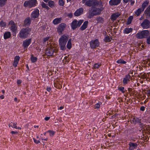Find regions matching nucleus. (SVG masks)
Listing matches in <instances>:
<instances>
[{"instance_id": "1", "label": "nucleus", "mask_w": 150, "mask_h": 150, "mask_svg": "<svg viewBox=\"0 0 150 150\" xmlns=\"http://www.w3.org/2000/svg\"><path fill=\"white\" fill-rule=\"evenodd\" d=\"M68 39V37L65 35H62L59 40V45L60 49L64 50L66 49V45Z\"/></svg>"}, {"instance_id": "2", "label": "nucleus", "mask_w": 150, "mask_h": 150, "mask_svg": "<svg viewBox=\"0 0 150 150\" xmlns=\"http://www.w3.org/2000/svg\"><path fill=\"white\" fill-rule=\"evenodd\" d=\"M31 31V29L28 27L25 28H23L20 30L19 34V37L21 38H27L30 32Z\"/></svg>"}, {"instance_id": "3", "label": "nucleus", "mask_w": 150, "mask_h": 150, "mask_svg": "<svg viewBox=\"0 0 150 150\" xmlns=\"http://www.w3.org/2000/svg\"><path fill=\"white\" fill-rule=\"evenodd\" d=\"M149 35V33L148 30H143L137 33L136 36L138 39H142L147 38Z\"/></svg>"}, {"instance_id": "4", "label": "nucleus", "mask_w": 150, "mask_h": 150, "mask_svg": "<svg viewBox=\"0 0 150 150\" xmlns=\"http://www.w3.org/2000/svg\"><path fill=\"white\" fill-rule=\"evenodd\" d=\"M100 2L101 3L100 1H99L96 0H89L86 2L85 5L89 7L92 6L94 7V6H98Z\"/></svg>"}, {"instance_id": "5", "label": "nucleus", "mask_w": 150, "mask_h": 150, "mask_svg": "<svg viewBox=\"0 0 150 150\" xmlns=\"http://www.w3.org/2000/svg\"><path fill=\"white\" fill-rule=\"evenodd\" d=\"M83 20H80L78 22L76 20H74L71 24V26L73 30H75L76 28L79 27L83 23Z\"/></svg>"}, {"instance_id": "6", "label": "nucleus", "mask_w": 150, "mask_h": 150, "mask_svg": "<svg viewBox=\"0 0 150 150\" xmlns=\"http://www.w3.org/2000/svg\"><path fill=\"white\" fill-rule=\"evenodd\" d=\"M37 2L36 0H29L27 1H25L23 5L25 7L28 6L29 8H31L34 6L36 4Z\"/></svg>"}, {"instance_id": "7", "label": "nucleus", "mask_w": 150, "mask_h": 150, "mask_svg": "<svg viewBox=\"0 0 150 150\" xmlns=\"http://www.w3.org/2000/svg\"><path fill=\"white\" fill-rule=\"evenodd\" d=\"M91 10L93 13L96 14V15H100L101 13V12L102 11L103 8L102 7H101L100 8H95L92 7L90 8Z\"/></svg>"}, {"instance_id": "8", "label": "nucleus", "mask_w": 150, "mask_h": 150, "mask_svg": "<svg viewBox=\"0 0 150 150\" xmlns=\"http://www.w3.org/2000/svg\"><path fill=\"white\" fill-rule=\"evenodd\" d=\"M140 25L143 29H148L150 28V21L148 19H145Z\"/></svg>"}, {"instance_id": "9", "label": "nucleus", "mask_w": 150, "mask_h": 150, "mask_svg": "<svg viewBox=\"0 0 150 150\" xmlns=\"http://www.w3.org/2000/svg\"><path fill=\"white\" fill-rule=\"evenodd\" d=\"M66 25L64 23L60 24L57 28V32L59 35L62 34V32L65 29Z\"/></svg>"}, {"instance_id": "10", "label": "nucleus", "mask_w": 150, "mask_h": 150, "mask_svg": "<svg viewBox=\"0 0 150 150\" xmlns=\"http://www.w3.org/2000/svg\"><path fill=\"white\" fill-rule=\"evenodd\" d=\"M99 45V42L97 39L92 40L90 42V47L92 48H94L96 47H98Z\"/></svg>"}, {"instance_id": "11", "label": "nucleus", "mask_w": 150, "mask_h": 150, "mask_svg": "<svg viewBox=\"0 0 150 150\" xmlns=\"http://www.w3.org/2000/svg\"><path fill=\"white\" fill-rule=\"evenodd\" d=\"M54 51V49L51 47H49L46 49L45 53L46 55L49 56H52Z\"/></svg>"}, {"instance_id": "12", "label": "nucleus", "mask_w": 150, "mask_h": 150, "mask_svg": "<svg viewBox=\"0 0 150 150\" xmlns=\"http://www.w3.org/2000/svg\"><path fill=\"white\" fill-rule=\"evenodd\" d=\"M39 11L38 9L35 10L31 14V18H36L39 16Z\"/></svg>"}, {"instance_id": "13", "label": "nucleus", "mask_w": 150, "mask_h": 150, "mask_svg": "<svg viewBox=\"0 0 150 150\" xmlns=\"http://www.w3.org/2000/svg\"><path fill=\"white\" fill-rule=\"evenodd\" d=\"M31 42V39H29L23 41V46L24 48H27L30 45Z\"/></svg>"}, {"instance_id": "14", "label": "nucleus", "mask_w": 150, "mask_h": 150, "mask_svg": "<svg viewBox=\"0 0 150 150\" xmlns=\"http://www.w3.org/2000/svg\"><path fill=\"white\" fill-rule=\"evenodd\" d=\"M121 0H110L109 3L111 6H115L120 3Z\"/></svg>"}, {"instance_id": "15", "label": "nucleus", "mask_w": 150, "mask_h": 150, "mask_svg": "<svg viewBox=\"0 0 150 150\" xmlns=\"http://www.w3.org/2000/svg\"><path fill=\"white\" fill-rule=\"evenodd\" d=\"M31 23V20L29 17H27L24 21L23 25L24 26H29Z\"/></svg>"}, {"instance_id": "16", "label": "nucleus", "mask_w": 150, "mask_h": 150, "mask_svg": "<svg viewBox=\"0 0 150 150\" xmlns=\"http://www.w3.org/2000/svg\"><path fill=\"white\" fill-rule=\"evenodd\" d=\"M83 9L82 8H80L77 9L74 13V15L75 16H78L82 14L83 12Z\"/></svg>"}, {"instance_id": "17", "label": "nucleus", "mask_w": 150, "mask_h": 150, "mask_svg": "<svg viewBox=\"0 0 150 150\" xmlns=\"http://www.w3.org/2000/svg\"><path fill=\"white\" fill-rule=\"evenodd\" d=\"M120 15V14L118 12L114 13L111 16V19L112 21H114L119 17Z\"/></svg>"}, {"instance_id": "18", "label": "nucleus", "mask_w": 150, "mask_h": 150, "mask_svg": "<svg viewBox=\"0 0 150 150\" xmlns=\"http://www.w3.org/2000/svg\"><path fill=\"white\" fill-rule=\"evenodd\" d=\"M88 24V21H85L83 23L82 25L80 27V29L81 30H83L87 28Z\"/></svg>"}, {"instance_id": "19", "label": "nucleus", "mask_w": 150, "mask_h": 150, "mask_svg": "<svg viewBox=\"0 0 150 150\" xmlns=\"http://www.w3.org/2000/svg\"><path fill=\"white\" fill-rule=\"evenodd\" d=\"M131 77L129 75H127L125 77L123 78V82L124 84H126L127 83V81H129V79Z\"/></svg>"}, {"instance_id": "20", "label": "nucleus", "mask_w": 150, "mask_h": 150, "mask_svg": "<svg viewBox=\"0 0 150 150\" xmlns=\"http://www.w3.org/2000/svg\"><path fill=\"white\" fill-rule=\"evenodd\" d=\"M17 124V123H12V122H11L10 123H9L8 126L9 127H11L12 128H14L16 129H21V127H17V126L16 125Z\"/></svg>"}, {"instance_id": "21", "label": "nucleus", "mask_w": 150, "mask_h": 150, "mask_svg": "<svg viewBox=\"0 0 150 150\" xmlns=\"http://www.w3.org/2000/svg\"><path fill=\"white\" fill-rule=\"evenodd\" d=\"M129 149L132 150L135 148H136L137 146V144L136 143H134L132 142H130L129 144Z\"/></svg>"}, {"instance_id": "22", "label": "nucleus", "mask_w": 150, "mask_h": 150, "mask_svg": "<svg viewBox=\"0 0 150 150\" xmlns=\"http://www.w3.org/2000/svg\"><path fill=\"white\" fill-rule=\"evenodd\" d=\"M11 35V34L10 32H6L4 35V38L5 39L8 38L10 37Z\"/></svg>"}, {"instance_id": "23", "label": "nucleus", "mask_w": 150, "mask_h": 150, "mask_svg": "<svg viewBox=\"0 0 150 150\" xmlns=\"http://www.w3.org/2000/svg\"><path fill=\"white\" fill-rule=\"evenodd\" d=\"M133 29L131 28H126L124 30V33L125 34H128L132 31Z\"/></svg>"}, {"instance_id": "24", "label": "nucleus", "mask_w": 150, "mask_h": 150, "mask_svg": "<svg viewBox=\"0 0 150 150\" xmlns=\"http://www.w3.org/2000/svg\"><path fill=\"white\" fill-rule=\"evenodd\" d=\"M141 120V119H139L138 118H134L132 120V121L133 122V123L134 124H136L137 123H140Z\"/></svg>"}, {"instance_id": "25", "label": "nucleus", "mask_w": 150, "mask_h": 150, "mask_svg": "<svg viewBox=\"0 0 150 150\" xmlns=\"http://www.w3.org/2000/svg\"><path fill=\"white\" fill-rule=\"evenodd\" d=\"M149 3V1H145L144 3L142 4V11H144L145 7Z\"/></svg>"}, {"instance_id": "26", "label": "nucleus", "mask_w": 150, "mask_h": 150, "mask_svg": "<svg viewBox=\"0 0 150 150\" xmlns=\"http://www.w3.org/2000/svg\"><path fill=\"white\" fill-rule=\"evenodd\" d=\"M61 20V18H57L55 19L53 21V23L54 24H58L60 22Z\"/></svg>"}, {"instance_id": "27", "label": "nucleus", "mask_w": 150, "mask_h": 150, "mask_svg": "<svg viewBox=\"0 0 150 150\" xmlns=\"http://www.w3.org/2000/svg\"><path fill=\"white\" fill-rule=\"evenodd\" d=\"M96 19L97 21L98 22H100V23H103L104 21L103 18L100 16L97 17Z\"/></svg>"}, {"instance_id": "28", "label": "nucleus", "mask_w": 150, "mask_h": 150, "mask_svg": "<svg viewBox=\"0 0 150 150\" xmlns=\"http://www.w3.org/2000/svg\"><path fill=\"white\" fill-rule=\"evenodd\" d=\"M95 16H96V14L94 13L93 12H92V11H89V13H88V18H91Z\"/></svg>"}, {"instance_id": "29", "label": "nucleus", "mask_w": 150, "mask_h": 150, "mask_svg": "<svg viewBox=\"0 0 150 150\" xmlns=\"http://www.w3.org/2000/svg\"><path fill=\"white\" fill-rule=\"evenodd\" d=\"M133 19V16H130L128 18L127 20V24H130L132 21V19Z\"/></svg>"}, {"instance_id": "30", "label": "nucleus", "mask_w": 150, "mask_h": 150, "mask_svg": "<svg viewBox=\"0 0 150 150\" xmlns=\"http://www.w3.org/2000/svg\"><path fill=\"white\" fill-rule=\"evenodd\" d=\"M71 39H70L68 40L67 44V47L68 49H70L71 47Z\"/></svg>"}, {"instance_id": "31", "label": "nucleus", "mask_w": 150, "mask_h": 150, "mask_svg": "<svg viewBox=\"0 0 150 150\" xmlns=\"http://www.w3.org/2000/svg\"><path fill=\"white\" fill-rule=\"evenodd\" d=\"M143 11H142V9L141 8H139L135 12L136 15L138 16H139L141 14V12Z\"/></svg>"}, {"instance_id": "32", "label": "nucleus", "mask_w": 150, "mask_h": 150, "mask_svg": "<svg viewBox=\"0 0 150 150\" xmlns=\"http://www.w3.org/2000/svg\"><path fill=\"white\" fill-rule=\"evenodd\" d=\"M111 39L112 38L111 37H110L109 36H106L105 37L104 39V40L106 42H109L111 41Z\"/></svg>"}, {"instance_id": "33", "label": "nucleus", "mask_w": 150, "mask_h": 150, "mask_svg": "<svg viewBox=\"0 0 150 150\" xmlns=\"http://www.w3.org/2000/svg\"><path fill=\"white\" fill-rule=\"evenodd\" d=\"M48 4L49 6L51 8H52L54 6V3L53 1H49L48 2Z\"/></svg>"}, {"instance_id": "34", "label": "nucleus", "mask_w": 150, "mask_h": 150, "mask_svg": "<svg viewBox=\"0 0 150 150\" xmlns=\"http://www.w3.org/2000/svg\"><path fill=\"white\" fill-rule=\"evenodd\" d=\"M7 0H0V6H4L6 3Z\"/></svg>"}, {"instance_id": "35", "label": "nucleus", "mask_w": 150, "mask_h": 150, "mask_svg": "<svg viewBox=\"0 0 150 150\" xmlns=\"http://www.w3.org/2000/svg\"><path fill=\"white\" fill-rule=\"evenodd\" d=\"M41 6L42 8H45L47 10H48L49 9V8L47 4H46L43 2L42 3Z\"/></svg>"}, {"instance_id": "36", "label": "nucleus", "mask_w": 150, "mask_h": 150, "mask_svg": "<svg viewBox=\"0 0 150 150\" xmlns=\"http://www.w3.org/2000/svg\"><path fill=\"white\" fill-rule=\"evenodd\" d=\"M116 62L118 64H125L126 63V62L125 61H124L122 59H120L118 60H117Z\"/></svg>"}, {"instance_id": "37", "label": "nucleus", "mask_w": 150, "mask_h": 150, "mask_svg": "<svg viewBox=\"0 0 150 150\" xmlns=\"http://www.w3.org/2000/svg\"><path fill=\"white\" fill-rule=\"evenodd\" d=\"M37 59V58L35 57H33V55H32L31 57V61L33 62H35L36 61Z\"/></svg>"}, {"instance_id": "38", "label": "nucleus", "mask_w": 150, "mask_h": 150, "mask_svg": "<svg viewBox=\"0 0 150 150\" xmlns=\"http://www.w3.org/2000/svg\"><path fill=\"white\" fill-rule=\"evenodd\" d=\"M11 30L13 32H14L16 30V27L15 25H11Z\"/></svg>"}, {"instance_id": "39", "label": "nucleus", "mask_w": 150, "mask_h": 150, "mask_svg": "<svg viewBox=\"0 0 150 150\" xmlns=\"http://www.w3.org/2000/svg\"><path fill=\"white\" fill-rule=\"evenodd\" d=\"M0 25L1 26L4 27L6 26V23L3 21H1L0 22Z\"/></svg>"}, {"instance_id": "40", "label": "nucleus", "mask_w": 150, "mask_h": 150, "mask_svg": "<svg viewBox=\"0 0 150 150\" xmlns=\"http://www.w3.org/2000/svg\"><path fill=\"white\" fill-rule=\"evenodd\" d=\"M144 12L146 16H148V17H150V10L149 11H145Z\"/></svg>"}, {"instance_id": "41", "label": "nucleus", "mask_w": 150, "mask_h": 150, "mask_svg": "<svg viewBox=\"0 0 150 150\" xmlns=\"http://www.w3.org/2000/svg\"><path fill=\"white\" fill-rule=\"evenodd\" d=\"M64 3L63 0H59V4L61 6H63L64 4Z\"/></svg>"}, {"instance_id": "42", "label": "nucleus", "mask_w": 150, "mask_h": 150, "mask_svg": "<svg viewBox=\"0 0 150 150\" xmlns=\"http://www.w3.org/2000/svg\"><path fill=\"white\" fill-rule=\"evenodd\" d=\"M118 90L121 91L122 93H124L125 91L124 90V88L123 87H120L118 88Z\"/></svg>"}, {"instance_id": "43", "label": "nucleus", "mask_w": 150, "mask_h": 150, "mask_svg": "<svg viewBox=\"0 0 150 150\" xmlns=\"http://www.w3.org/2000/svg\"><path fill=\"white\" fill-rule=\"evenodd\" d=\"M47 132H49L50 133V136H53L54 134V132L53 131L48 130Z\"/></svg>"}, {"instance_id": "44", "label": "nucleus", "mask_w": 150, "mask_h": 150, "mask_svg": "<svg viewBox=\"0 0 150 150\" xmlns=\"http://www.w3.org/2000/svg\"><path fill=\"white\" fill-rule=\"evenodd\" d=\"M20 58V57L19 56H16L15 58L14 61H16L18 62Z\"/></svg>"}, {"instance_id": "45", "label": "nucleus", "mask_w": 150, "mask_h": 150, "mask_svg": "<svg viewBox=\"0 0 150 150\" xmlns=\"http://www.w3.org/2000/svg\"><path fill=\"white\" fill-rule=\"evenodd\" d=\"M100 66V65L98 64H96L94 65V67L95 69H97Z\"/></svg>"}, {"instance_id": "46", "label": "nucleus", "mask_w": 150, "mask_h": 150, "mask_svg": "<svg viewBox=\"0 0 150 150\" xmlns=\"http://www.w3.org/2000/svg\"><path fill=\"white\" fill-rule=\"evenodd\" d=\"M147 42L148 44H150V35L147 39Z\"/></svg>"}, {"instance_id": "47", "label": "nucleus", "mask_w": 150, "mask_h": 150, "mask_svg": "<svg viewBox=\"0 0 150 150\" xmlns=\"http://www.w3.org/2000/svg\"><path fill=\"white\" fill-rule=\"evenodd\" d=\"M9 24L11 25H15L14 22L12 21H11L9 22Z\"/></svg>"}, {"instance_id": "48", "label": "nucleus", "mask_w": 150, "mask_h": 150, "mask_svg": "<svg viewBox=\"0 0 150 150\" xmlns=\"http://www.w3.org/2000/svg\"><path fill=\"white\" fill-rule=\"evenodd\" d=\"M34 142L36 144H38L39 143H40V142L39 140H37L35 138L33 139Z\"/></svg>"}, {"instance_id": "49", "label": "nucleus", "mask_w": 150, "mask_h": 150, "mask_svg": "<svg viewBox=\"0 0 150 150\" xmlns=\"http://www.w3.org/2000/svg\"><path fill=\"white\" fill-rule=\"evenodd\" d=\"M100 105L98 103H97L95 105V107L96 108H98L100 107Z\"/></svg>"}, {"instance_id": "50", "label": "nucleus", "mask_w": 150, "mask_h": 150, "mask_svg": "<svg viewBox=\"0 0 150 150\" xmlns=\"http://www.w3.org/2000/svg\"><path fill=\"white\" fill-rule=\"evenodd\" d=\"M18 63V62L14 61V62H13V66H14L15 67H16L17 66Z\"/></svg>"}, {"instance_id": "51", "label": "nucleus", "mask_w": 150, "mask_h": 150, "mask_svg": "<svg viewBox=\"0 0 150 150\" xmlns=\"http://www.w3.org/2000/svg\"><path fill=\"white\" fill-rule=\"evenodd\" d=\"M140 110L142 111H144L145 110V107L143 106H141L140 108Z\"/></svg>"}, {"instance_id": "52", "label": "nucleus", "mask_w": 150, "mask_h": 150, "mask_svg": "<svg viewBox=\"0 0 150 150\" xmlns=\"http://www.w3.org/2000/svg\"><path fill=\"white\" fill-rule=\"evenodd\" d=\"M49 39V38L46 37V38H45L43 39V42H45L47 41Z\"/></svg>"}, {"instance_id": "53", "label": "nucleus", "mask_w": 150, "mask_h": 150, "mask_svg": "<svg viewBox=\"0 0 150 150\" xmlns=\"http://www.w3.org/2000/svg\"><path fill=\"white\" fill-rule=\"evenodd\" d=\"M118 115V114L117 113L115 114L114 115L112 116V118H115L116 117H117Z\"/></svg>"}, {"instance_id": "54", "label": "nucleus", "mask_w": 150, "mask_h": 150, "mask_svg": "<svg viewBox=\"0 0 150 150\" xmlns=\"http://www.w3.org/2000/svg\"><path fill=\"white\" fill-rule=\"evenodd\" d=\"M64 59L65 60V61L66 62H69V60L67 56H66L64 57Z\"/></svg>"}, {"instance_id": "55", "label": "nucleus", "mask_w": 150, "mask_h": 150, "mask_svg": "<svg viewBox=\"0 0 150 150\" xmlns=\"http://www.w3.org/2000/svg\"><path fill=\"white\" fill-rule=\"evenodd\" d=\"M11 133L12 134H17L18 133V132H15L14 131H11Z\"/></svg>"}, {"instance_id": "56", "label": "nucleus", "mask_w": 150, "mask_h": 150, "mask_svg": "<svg viewBox=\"0 0 150 150\" xmlns=\"http://www.w3.org/2000/svg\"><path fill=\"white\" fill-rule=\"evenodd\" d=\"M17 82V84H20L21 83V81L20 80H18Z\"/></svg>"}, {"instance_id": "57", "label": "nucleus", "mask_w": 150, "mask_h": 150, "mask_svg": "<svg viewBox=\"0 0 150 150\" xmlns=\"http://www.w3.org/2000/svg\"><path fill=\"white\" fill-rule=\"evenodd\" d=\"M148 62H149V61H148V59L147 60H146H146H144L143 61L144 64H147Z\"/></svg>"}, {"instance_id": "58", "label": "nucleus", "mask_w": 150, "mask_h": 150, "mask_svg": "<svg viewBox=\"0 0 150 150\" xmlns=\"http://www.w3.org/2000/svg\"><path fill=\"white\" fill-rule=\"evenodd\" d=\"M131 2V5H133L134 4V1H132V0H130Z\"/></svg>"}, {"instance_id": "59", "label": "nucleus", "mask_w": 150, "mask_h": 150, "mask_svg": "<svg viewBox=\"0 0 150 150\" xmlns=\"http://www.w3.org/2000/svg\"><path fill=\"white\" fill-rule=\"evenodd\" d=\"M145 11H150V5L146 9V10Z\"/></svg>"}, {"instance_id": "60", "label": "nucleus", "mask_w": 150, "mask_h": 150, "mask_svg": "<svg viewBox=\"0 0 150 150\" xmlns=\"http://www.w3.org/2000/svg\"><path fill=\"white\" fill-rule=\"evenodd\" d=\"M50 117H46L45 118V119L46 121H47L50 119Z\"/></svg>"}, {"instance_id": "61", "label": "nucleus", "mask_w": 150, "mask_h": 150, "mask_svg": "<svg viewBox=\"0 0 150 150\" xmlns=\"http://www.w3.org/2000/svg\"><path fill=\"white\" fill-rule=\"evenodd\" d=\"M72 16H73V15H72V13H70L68 14V15L69 17L70 18L71 17H72Z\"/></svg>"}, {"instance_id": "62", "label": "nucleus", "mask_w": 150, "mask_h": 150, "mask_svg": "<svg viewBox=\"0 0 150 150\" xmlns=\"http://www.w3.org/2000/svg\"><path fill=\"white\" fill-rule=\"evenodd\" d=\"M91 134H87L86 135V137L88 139V138L89 137V136Z\"/></svg>"}, {"instance_id": "63", "label": "nucleus", "mask_w": 150, "mask_h": 150, "mask_svg": "<svg viewBox=\"0 0 150 150\" xmlns=\"http://www.w3.org/2000/svg\"><path fill=\"white\" fill-rule=\"evenodd\" d=\"M47 90L50 92V91L51 90V88L50 87H47Z\"/></svg>"}, {"instance_id": "64", "label": "nucleus", "mask_w": 150, "mask_h": 150, "mask_svg": "<svg viewBox=\"0 0 150 150\" xmlns=\"http://www.w3.org/2000/svg\"><path fill=\"white\" fill-rule=\"evenodd\" d=\"M147 93L148 94H150V90H147L146 91Z\"/></svg>"}]
</instances>
